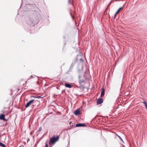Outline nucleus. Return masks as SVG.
<instances>
[{"mask_svg":"<svg viewBox=\"0 0 147 147\" xmlns=\"http://www.w3.org/2000/svg\"><path fill=\"white\" fill-rule=\"evenodd\" d=\"M31 97H33L35 98H42V97H41V96H31Z\"/></svg>","mask_w":147,"mask_h":147,"instance_id":"nucleus-13","label":"nucleus"},{"mask_svg":"<svg viewBox=\"0 0 147 147\" xmlns=\"http://www.w3.org/2000/svg\"><path fill=\"white\" fill-rule=\"evenodd\" d=\"M123 8V7H120L119 9L117 11V12H116V13L115 14V16H114V17H115H115L117 14L118 13H119L120 10L122 9Z\"/></svg>","mask_w":147,"mask_h":147,"instance_id":"nucleus-10","label":"nucleus"},{"mask_svg":"<svg viewBox=\"0 0 147 147\" xmlns=\"http://www.w3.org/2000/svg\"><path fill=\"white\" fill-rule=\"evenodd\" d=\"M0 146L3 147H6V146L3 143L0 142Z\"/></svg>","mask_w":147,"mask_h":147,"instance_id":"nucleus-14","label":"nucleus"},{"mask_svg":"<svg viewBox=\"0 0 147 147\" xmlns=\"http://www.w3.org/2000/svg\"><path fill=\"white\" fill-rule=\"evenodd\" d=\"M80 110L79 109H78L75 111L74 114L76 115H78L80 114Z\"/></svg>","mask_w":147,"mask_h":147,"instance_id":"nucleus-8","label":"nucleus"},{"mask_svg":"<svg viewBox=\"0 0 147 147\" xmlns=\"http://www.w3.org/2000/svg\"><path fill=\"white\" fill-rule=\"evenodd\" d=\"M41 129H42L41 127H40L38 129V130L37 131V132L40 131H41Z\"/></svg>","mask_w":147,"mask_h":147,"instance_id":"nucleus-17","label":"nucleus"},{"mask_svg":"<svg viewBox=\"0 0 147 147\" xmlns=\"http://www.w3.org/2000/svg\"><path fill=\"white\" fill-rule=\"evenodd\" d=\"M84 82V79H79V82L80 84H81L82 83Z\"/></svg>","mask_w":147,"mask_h":147,"instance_id":"nucleus-12","label":"nucleus"},{"mask_svg":"<svg viewBox=\"0 0 147 147\" xmlns=\"http://www.w3.org/2000/svg\"><path fill=\"white\" fill-rule=\"evenodd\" d=\"M103 99L102 98H99L97 100V104H100L103 102Z\"/></svg>","mask_w":147,"mask_h":147,"instance_id":"nucleus-5","label":"nucleus"},{"mask_svg":"<svg viewBox=\"0 0 147 147\" xmlns=\"http://www.w3.org/2000/svg\"><path fill=\"white\" fill-rule=\"evenodd\" d=\"M34 101V99H32V100H30L29 102L27 103L25 105V108H28V107L30 105L32 104Z\"/></svg>","mask_w":147,"mask_h":147,"instance_id":"nucleus-4","label":"nucleus"},{"mask_svg":"<svg viewBox=\"0 0 147 147\" xmlns=\"http://www.w3.org/2000/svg\"><path fill=\"white\" fill-rule=\"evenodd\" d=\"M65 86L66 87H68V88H71L72 86L69 84H66Z\"/></svg>","mask_w":147,"mask_h":147,"instance_id":"nucleus-11","label":"nucleus"},{"mask_svg":"<svg viewBox=\"0 0 147 147\" xmlns=\"http://www.w3.org/2000/svg\"><path fill=\"white\" fill-rule=\"evenodd\" d=\"M27 23L30 26H34V25L36 24L38 22H36L34 20L31 19L29 18H27L26 19Z\"/></svg>","mask_w":147,"mask_h":147,"instance_id":"nucleus-1","label":"nucleus"},{"mask_svg":"<svg viewBox=\"0 0 147 147\" xmlns=\"http://www.w3.org/2000/svg\"><path fill=\"white\" fill-rule=\"evenodd\" d=\"M45 147H48L47 143L46 144Z\"/></svg>","mask_w":147,"mask_h":147,"instance_id":"nucleus-21","label":"nucleus"},{"mask_svg":"<svg viewBox=\"0 0 147 147\" xmlns=\"http://www.w3.org/2000/svg\"><path fill=\"white\" fill-rule=\"evenodd\" d=\"M118 136L119 139H120L121 141H123L122 138L121 137L119 136Z\"/></svg>","mask_w":147,"mask_h":147,"instance_id":"nucleus-19","label":"nucleus"},{"mask_svg":"<svg viewBox=\"0 0 147 147\" xmlns=\"http://www.w3.org/2000/svg\"><path fill=\"white\" fill-rule=\"evenodd\" d=\"M68 3H69V4H70L71 3L70 0H68Z\"/></svg>","mask_w":147,"mask_h":147,"instance_id":"nucleus-20","label":"nucleus"},{"mask_svg":"<svg viewBox=\"0 0 147 147\" xmlns=\"http://www.w3.org/2000/svg\"><path fill=\"white\" fill-rule=\"evenodd\" d=\"M86 125L84 123H78L76 125V127H84Z\"/></svg>","mask_w":147,"mask_h":147,"instance_id":"nucleus-7","label":"nucleus"},{"mask_svg":"<svg viewBox=\"0 0 147 147\" xmlns=\"http://www.w3.org/2000/svg\"><path fill=\"white\" fill-rule=\"evenodd\" d=\"M35 102H36V103L38 104H39L40 103V102L38 100H35Z\"/></svg>","mask_w":147,"mask_h":147,"instance_id":"nucleus-18","label":"nucleus"},{"mask_svg":"<svg viewBox=\"0 0 147 147\" xmlns=\"http://www.w3.org/2000/svg\"><path fill=\"white\" fill-rule=\"evenodd\" d=\"M111 2H110V3H109V4L110 5V3H111Z\"/></svg>","mask_w":147,"mask_h":147,"instance_id":"nucleus-23","label":"nucleus"},{"mask_svg":"<svg viewBox=\"0 0 147 147\" xmlns=\"http://www.w3.org/2000/svg\"><path fill=\"white\" fill-rule=\"evenodd\" d=\"M31 78H34V77L33 76V75H31L30 76Z\"/></svg>","mask_w":147,"mask_h":147,"instance_id":"nucleus-22","label":"nucleus"},{"mask_svg":"<svg viewBox=\"0 0 147 147\" xmlns=\"http://www.w3.org/2000/svg\"><path fill=\"white\" fill-rule=\"evenodd\" d=\"M74 63H75V62H74V63H73V62L71 64V65L70 66V67L71 68H73V67L74 65Z\"/></svg>","mask_w":147,"mask_h":147,"instance_id":"nucleus-16","label":"nucleus"},{"mask_svg":"<svg viewBox=\"0 0 147 147\" xmlns=\"http://www.w3.org/2000/svg\"><path fill=\"white\" fill-rule=\"evenodd\" d=\"M5 115L3 114H2L1 115H0V119L2 120L3 121H6L7 120L5 119Z\"/></svg>","mask_w":147,"mask_h":147,"instance_id":"nucleus-6","label":"nucleus"},{"mask_svg":"<svg viewBox=\"0 0 147 147\" xmlns=\"http://www.w3.org/2000/svg\"><path fill=\"white\" fill-rule=\"evenodd\" d=\"M50 146V147H51L52 146Z\"/></svg>","mask_w":147,"mask_h":147,"instance_id":"nucleus-24","label":"nucleus"},{"mask_svg":"<svg viewBox=\"0 0 147 147\" xmlns=\"http://www.w3.org/2000/svg\"><path fill=\"white\" fill-rule=\"evenodd\" d=\"M33 5L31 4H26L24 7V9L26 11H31L33 9Z\"/></svg>","mask_w":147,"mask_h":147,"instance_id":"nucleus-3","label":"nucleus"},{"mask_svg":"<svg viewBox=\"0 0 147 147\" xmlns=\"http://www.w3.org/2000/svg\"><path fill=\"white\" fill-rule=\"evenodd\" d=\"M59 139V137L58 136H55V135H54L52 138H51L49 141V144H50L51 143H52L53 144H55V142L58 141Z\"/></svg>","mask_w":147,"mask_h":147,"instance_id":"nucleus-2","label":"nucleus"},{"mask_svg":"<svg viewBox=\"0 0 147 147\" xmlns=\"http://www.w3.org/2000/svg\"><path fill=\"white\" fill-rule=\"evenodd\" d=\"M105 90L104 88H102L101 89V92L100 95V97H102L105 94Z\"/></svg>","mask_w":147,"mask_h":147,"instance_id":"nucleus-9","label":"nucleus"},{"mask_svg":"<svg viewBox=\"0 0 147 147\" xmlns=\"http://www.w3.org/2000/svg\"><path fill=\"white\" fill-rule=\"evenodd\" d=\"M144 105H145L146 109H147V103L146 101H144L143 102Z\"/></svg>","mask_w":147,"mask_h":147,"instance_id":"nucleus-15","label":"nucleus"}]
</instances>
